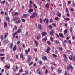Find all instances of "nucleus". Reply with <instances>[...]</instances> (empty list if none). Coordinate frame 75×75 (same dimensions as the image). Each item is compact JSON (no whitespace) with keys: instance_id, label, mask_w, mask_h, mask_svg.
Returning a JSON list of instances; mask_svg holds the SVG:
<instances>
[{"instance_id":"nucleus-46","label":"nucleus","mask_w":75,"mask_h":75,"mask_svg":"<svg viewBox=\"0 0 75 75\" xmlns=\"http://www.w3.org/2000/svg\"><path fill=\"white\" fill-rule=\"evenodd\" d=\"M7 36V33L5 34V36H4V38H6Z\"/></svg>"},{"instance_id":"nucleus-55","label":"nucleus","mask_w":75,"mask_h":75,"mask_svg":"<svg viewBox=\"0 0 75 75\" xmlns=\"http://www.w3.org/2000/svg\"><path fill=\"white\" fill-rule=\"evenodd\" d=\"M4 54H0V57H1L2 56H4Z\"/></svg>"},{"instance_id":"nucleus-21","label":"nucleus","mask_w":75,"mask_h":75,"mask_svg":"<svg viewBox=\"0 0 75 75\" xmlns=\"http://www.w3.org/2000/svg\"><path fill=\"white\" fill-rule=\"evenodd\" d=\"M17 31V32L18 33H21V29H19Z\"/></svg>"},{"instance_id":"nucleus-3","label":"nucleus","mask_w":75,"mask_h":75,"mask_svg":"<svg viewBox=\"0 0 75 75\" xmlns=\"http://www.w3.org/2000/svg\"><path fill=\"white\" fill-rule=\"evenodd\" d=\"M30 49L29 48L28 49V50H25V54H27V55H28V52H30Z\"/></svg>"},{"instance_id":"nucleus-62","label":"nucleus","mask_w":75,"mask_h":75,"mask_svg":"<svg viewBox=\"0 0 75 75\" xmlns=\"http://www.w3.org/2000/svg\"><path fill=\"white\" fill-rule=\"evenodd\" d=\"M39 71H40V69L38 68L37 70V71H36L37 72H39Z\"/></svg>"},{"instance_id":"nucleus-56","label":"nucleus","mask_w":75,"mask_h":75,"mask_svg":"<svg viewBox=\"0 0 75 75\" xmlns=\"http://www.w3.org/2000/svg\"><path fill=\"white\" fill-rule=\"evenodd\" d=\"M4 14L5 16H8V14H7V12H5Z\"/></svg>"},{"instance_id":"nucleus-63","label":"nucleus","mask_w":75,"mask_h":75,"mask_svg":"<svg viewBox=\"0 0 75 75\" xmlns=\"http://www.w3.org/2000/svg\"><path fill=\"white\" fill-rule=\"evenodd\" d=\"M0 51H2V52H4V49H2L0 50Z\"/></svg>"},{"instance_id":"nucleus-25","label":"nucleus","mask_w":75,"mask_h":75,"mask_svg":"<svg viewBox=\"0 0 75 75\" xmlns=\"http://www.w3.org/2000/svg\"><path fill=\"white\" fill-rule=\"evenodd\" d=\"M59 35L60 36V37H62V38H63V37H64V35H63V34L59 33Z\"/></svg>"},{"instance_id":"nucleus-13","label":"nucleus","mask_w":75,"mask_h":75,"mask_svg":"<svg viewBox=\"0 0 75 75\" xmlns=\"http://www.w3.org/2000/svg\"><path fill=\"white\" fill-rule=\"evenodd\" d=\"M18 33L16 31L13 34L14 38H15V35H17V34H18Z\"/></svg>"},{"instance_id":"nucleus-10","label":"nucleus","mask_w":75,"mask_h":75,"mask_svg":"<svg viewBox=\"0 0 75 75\" xmlns=\"http://www.w3.org/2000/svg\"><path fill=\"white\" fill-rule=\"evenodd\" d=\"M33 11V9H30L28 11V13H31Z\"/></svg>"},{"instance_id":"nucleus-2","label":"nucleus","mask_w":75,"mask_h":75,"mask_svg":"<svg viewBox=\"0 0 75 75\" xmlns=\"http://www.w3.org/2000/svg\"><path fill=\"white\" fill-rule=\"evenodd\" d=\"M37 13L36 12H34L33 14L30 17V18H34L37 16Z\"/></svg>"},{"instance_id":"nucleus-61","label":"nucleus","mask_w":75,"mask_h":75,"mask_svg":"<svg viewBox=\"0 0 75 75\" xmlns=\"http://www.w3.org/2000/svg\"><path fill=\"white\" fill-rule=\"evenodd\" d=\"M39 62L40 64H41L42 63V61H40Z\"/></svg>"},{"instance_id":"nucleus-14","label":"nucleus","mask_w":75,"mask_h":75,"mask_svg":"<svg viewBox=\"0 0 75 75\" xmlns=\"http://www.w3.org/2000/svg\"><path fill=\"white\" fill-rule=\"evenodd\" d=\"M6 20L7 21H8V22H9L10 21V18H9V17L7 16L6 18Z\"/></svg>"},{"instance_id":"nucleus-64","label":"nucleus","mask_w":75,"mask_h":75,"mask_svg":"<svg viewBox=\"0 0 75 75\" xmlns=\"http://www.w3.org/2000/svg\"><path fill=\"white\" fill-rule=\"evenodd\" d=\"M73 58H74V61H75V56H73Z\"/></svg>"},{"instance_id":"nucleus-41","label":"nucleus","mask_w":75,"mask_h":75,"mask_svg":"<svg viewBox=\"0 0 75 75\" xmlns=\"http://www.w3.org/2000/svg\"><path fill=\"white\" fill-rule=\"evenodd\" d=\"M69 66H68L67 67V70H69V69H70V68H69Z\"/></svg>"},{"instance_id":"nucleus-48","label":"nucleus","mask_w":75,"mask_h":75,"mask_svg":"<svg viewBox=\"0 0 75 75\" xmlns=\"http://www.w3.org/2000/svg\"><path fill=\"white\" fill-rule=\"evenodd\" d=\"M25 72L26 75H28V72H27V71H25Z\"/></svg>"},{"instance_id":"nucleus-17","label":"nucleus","mask_w":75,"mask_h":75,"mask_svg":"<svg viewBox=\"0 0 75 75\" xmlns=\"http://www.w3.org/2000/svg\"><path fill=\"white\" fill-rule=\"evenodd\" d=\"M54 42L55 44H60V42H59L57 40H55Z\"/></svg>"},{"instance_id":"nucleus-28","label":"nucleus","mask_w":75,"mask_h":75,"mask_svg":"<svg viewBox=\"0 0 75 75\" xmlns=\"http://www.w3.org/2000/svg\"><path fill=\"white\" fill-rule=\"evenodd\" d=\"M55 20H57L58 21V20H59V18L57 17H56L55 18Z\"/></svg>"},{"instance_id":"nucleus-12","label":"nucleus","mask_w":75,"mask_h":75,"mask_svg":"<svg viewBox=\"0 0 75 75\" xmlns=\"http://www.w3.org/2000/svg\"><path fill=\"white\" fill-rule=\"evenodd\" d=\"M5 68H6L8 69H10V66H8L7 65H6L4 66Z\"/></svg>"},{"instance_id":"nucleus-33","label":"nucleus","mask_w":75,"mask_h":75,"mask_svg":"<svg viewBox=\"0 0 75 75\" xmlns=\"http://www.w3.org/2000/svg\"><path fill=\"white\" fill-rule=\"evenodd\" d=\"M20 57L21 58H23V55L22 54H21L20 56Z\"/></svg>"},{"instance_id":"nucleus-5","label":"nucleus","mask_w":75,"mask_h":75,"mask_svg":"<svg viewBox=\"0 0 75 75\" xmlns=\"http://www.w3.org/2000/svg\"><path fill=\"white\" fill-rule=\"evenodd\" d=\"M42 59H43L44 61H45V60H47V58L45 56H44L43 57H42Z\"/></svg>"},{"instance_id":"nucleus-19","label":"nucleus","mask_w":75,"mask_h":75,"mask_svg":"<svg viewBox=\"0 0 75 75\" xmlns=\"http://www.w3.org/2000/svg\"><path fill=\"white\" fill-rule=\"evenodd\" d=\"M70 57H69V59H70V60H73V59L72 58V57H73V56L72 55H71Z\"/></svg>"},{"instance_id":"nucleus-49","label":"nucleus","mask_w":75,"mask_h":75,"mask_svg":"<svg viewBox=\"0 0 75 75\" xmlns=\"http://www.w3.org/2000/svg\"><path fill=\"white\" fill-rule=\"evenodd\" d=\"M71 4V1H68V5H69V4Z\"/></svg>"},{"instance_id":"nucleus-1","label":"nucleus","mask_w":75,"mask_h":75,"mask_svg":"<svg viewBox=\"0 0 75 75\" xmlns=\"http://www.w3.org/2000/svg\"><path fill=\"white\" fill-rule=\"evenodd\" d=\"M16 20L17 21L16 22V24H18V23H20L21 22V20L18 17L13 18V21H16Z\"/></svg>"},{"instance_id":"nucleus-7","label":"nucleus","mask_w":75,"mask_h":75,"mask_svg":"<svg viewBox=\"0 0 75 75\" xmlns=\"http://www.w3.org/2000/svg\"><path fill=\"white\" fill-rule=\"evenodd\" d=\"M7 27V23L5 21L4 22V28H6Z\"/></svg>"},{"instance_id":"nucleus-15","label":"nucleus","mask_w":75,"mask_h":75,"mask_svg":"<svg viewBox=\"0 0 75 75\" xmlns=\"http://www.w3.org/2000/svg\"><path fill=\"white\" fill-rule=\"evenodd\" d=\"M64 57H65V58H64V59H65V62H67V60H66L67 59V55L65 54H64Z\"/></svg>"},{"instance_id":"nucleus-23","label":"nucleus","mask_w":75,"mask_h":75,"mask_svg":"<svg viewBox=\"0 0 75 75\" xmlns=\"http://www.w3.org/2000/svg\"><path fill=\"white\" fill-rule=\"evenodd\" d=\"M47 40V38L46 37H45L44 39H42L44 41H46Z\"/></svg>"},{"instance_id":"nucleus-38","label":"nucleus","mask_w":75,"mask_h":75,"mask_svg":"<svg viewBox=\"0 0 75 75\" xmlns=\"http://www.w3.org/2000/svg\"><path fill=\"white\" fill-rule=\"evenodd\" d=\"M70 32H72L73 30H72V28H70Z\"/></svg>"},{"instance_id":"nucleus-57","label":"nucleus","mask_w":75,"mask_h":75,"mask_svg":"<svg viewBox=\"0 0 75 75\" xmlns=\"http://www.w3.org/2000/svg\"><path fill=\"white\" fill-rule=\"evenodd\" d=\"M66 15L67 16V17H69V14L68 13H67L66 14Z\"/></svg>"},{"instance_id":"nucleus-8","label":"nucleus","mask_w":75,"mask_h":75,"mask_svg":"<svg viewBox=\"0 0 75 75\" xmlns=\"http://www.w3.org/2000/svg\"><path fill=\"white\" fill-rule=\"evenodd\" d=\"M57 15H58L59 17H61V13L59 12L57 13Z\"/></svg>"},{"instance_id":"nucleus-4","label":"nucleus","mask_w":75,"mask_h":75,"mask_svg":"<svg viewBox=\"0 0 75 75\" xmlns=\"http://www.w3.org/2000/svg\"><path fill=\"white\" fill-rule=\"evenodd\" d=\"M31 57L30 56H28V63L31 61Z\"/></svg>"},{"instance_id":"nucleus-29","label":"nucleus","mask_w":75,"mask_h":75,"mask_svg":"<svg viewBox=\"0 0 75 75\" xmlns=\"http://www.w3.org/2000/svg\"><path fill=\"white\" fill-rule=\"evenodd\" d=\"M69 68H70L71 70L72 69H73V67H72V66L71 65H69Z\"/></svg>"},{"instance_id":"nucleus-54","label":"nucleus","mask_w":75,"mask_h":75,"mask_svg":"<svg viewBox=\"0 0 75 75\" xmlns=\"http://www.w3.org/2000/svg\"><path fill=\"white\" fill-rule=\"evenodd\" d=\"M49 28H50L51 29V28H52V25H50L49 26Z\"/></svg>"},{"instance_id":"nucleus-47","label":"nucleus","mask_w":75,"mask_h":75,"mask_svg":"<svg viewBox=\"0 0 75 75\" xmlns=\"http://www.w3.org/2000/svg\"><path fill=\"white\" fill-rule=\"evenodd\" d=\"M50 23H52V22H53V20L51 19H50Z\"/></svg>"},{"instance_id":"nucleus-37","label":"nucleus","mask_w":75,"mask_h":75,"mask_svg":"<svg viewBox=\"0 0 75 75\" xmlns=\"http://www.w3.org/2000/svg\"><path fill=\"white\" fill-rule=\"evenodd\" d=\"M52 56H53V57H54V58L57 57V55L54 54H53Z\"/></svg>"},{"instance_id":"nucleus-59","label":"nucleus","mask_w":75,"mask_h":75,"mask_svg":"<svg viewBox=\"0 0 75 75\" xmlns=\"http://www.w3.org/2000/svg\"><path fill=\"white\" fill-rule=\"evenodd\" d=\"M48 23V19H46V23Z\"/></svg>"},{"instance_id":"nucleus-42","label":"nucleus","mask_w":75,"mask_h":75,"mask_svg":"<svg viewBox=\"0 0 75 75\" xmlns=\"http://www.w3.org/2000/svg\"><path fill=\"white\" fill-rule=\"evenodd\" d=\"M5 1H2L1 2V4H3V3H5Z\"/></svg>"},{"instance_id":"nucleus-16","label":"nucleus","mask_w":75,"mask_h":75,"mask_svg":"<svg viewBox=\"0 0 75 75\" xmlns=\"http://www.w3.org/2000/svg\"><path fill=\"white\" fill-rule=\"evenodd\" d=\"M53 33H54V31L53 30L50 32V34L51 35H52V34H53Z\"/></svg>"},{"instance_id":"nucleus-24","label":"nucleus","mask_w":75,"mask_h":75,"mask_svg":"<svg viewBox=\"0 0 75 75\" xmlns=\"http://www.w3.org/2000/svg\"><path fill=\"white\" fill-rule=\"evenodd\" d=\"M64 20L66 21H69V20H70V19L69 18H64Z\"/></svg>"},{"instance_id":"nucleus-53","label":"nucleus","mask_w":75,"mask_h":75,"mask_svg":"<svg viewBox=\"0 0 75 75\" xmlns=\"http://www.w3.org/2000/svg\"><path fill=\"white\" fill-rule=\"evenodd\" d=\"M48 70H46L45 71V73L46 74H47V73H48Z\"/></svg>"},{"instance_id":"nucleus-30","label":"nucleus","mask_w":75,"mask_h":75,"mask_svg":"<svg viewBox=\"0 0 75 75\" xmlns=\"http://www.w3.org/2000/svg\"><path fill=\"white\" fill-rule=\"evenodd\" d=\"M34 42L35 43L36 45H38V42H37L36 40H35L34 41Z\"/></svg>"},{"instance_id":"nucleus-26","label":"nucleus","mask_w":75,"mask_h":75,"mask_svg":"<svg viewBox=\"0 0 75 75\" xmlns=\"http://www.w3.org/2000/svg\"><path fill=\"white\" fill-rule=\"evenodd\" d=\"M5 58V57H2L1 58V61H3L4 59Z\"/></svg>"},{"instance_id":"nucleus-40","label":"nucleus","mask_w":75,"mask_h":75,"mask_svg":"<svg viewBox=\"0 0 75 75\" xmlns=\"http://www.w3.org/2000/svg\"><path fill=\"white\" fill-rule=\"evenodd\" d=\"M50 40L52 41V42L53 41V37H50Z\"/></svg>"},{"instance_id":"nucleus-39","label":"nucleus","mask_w":75,"mask_h":75,"mask_svg":"<svg viewBox=\"0 0 75 75\" xmlns=\"http://www.w3.org/2000/svg\"><path fill=\"white\" fill-rule=\"evenodd\" d=\"M52 25L53 27H56V24L55 23H52Z\"/></svg>"},{"instance_id":"nucleus-32","label":"nucleus","mask_w":75,"mask_h":75,"mask_svg":"<svg viewBox=\"0 0 75 75\" xmlns=\"http://www.w3.org/2000/svg\"><path fill=\"white\" fill-rule=\"evenodd\" d=\"M23 70L22 69H21L19 70V72H20L21 73V72H23Z\"/></svg>"},{"instance_id":"nucleus-34","label":"nucleus","mask_w":75,"mask_h":75,"mask_svg":"<svg viewBox=\"0 0 75 75\" xmlns=\"http://www.w3.org/2000/svg\"><path fill=\"white\" fill-rule=\"evenodd\" d=\"M18 13L16 12L14 14V16H16V15H18Z\"/></svg>"},{"instance_id":"nucleus-45","label":"nucleus","mask_w":75,"mask_h":75,"mask_svg":"<svg viewBox=\"0 0 75 75\" xmlns=\"http://www.w3.org/2000/svg\"><path fill=\"white\" fill-rule=\"evenodd\" d=\"M34 51L35 52H37V48L34 49Z\"/></svg>"},{"instance_id":"nucleus-51","label":"nucleus","mask_w":75,"mask_h":75,"mask_svg":"<svg viewBox=\"0 0 75 75\" xmlns=\"http://www.w3.org/2000/svg\"><path fill=\"white\" fill-rule=\"evenodd\" d=\"M14 28L15 29V30L16 31V30H17V27L16 26H15Z\"/></svg>"},{"instance_id":"nucleus-18","label":"nucleus","mask_w":75,"mask_h":75,"mask_svg":"<svg viewBox=\"0 0 75 75\" xmlns=\"http://www.w3.org/2000/svg\"><path fill=\"white\" fill-rule=\"evenodd\" d=\"M0 37L1 38V40H3L4 39L3 36L2 35H1V36H0Z\"/></svg>"},{"instance_id":"nucleus-52","label":"nucleus","mask_w":75,"mask_h":75,"mask_svg":"<svg viewBox=\"0 0 75 75\" xmlns=\"http://www.w3.org/2000/svg\"><path fill=\"white\" fill-rule=\"evenodd\" d=\"M33 6H34V7L36 8H37V6H36V5H35V4H33Z\"/></svg>"},{"instance_id":"nucleus-9","label":"nucleus","mask_w":75,"mask_h":75,"mask_svg":"<svg viewBox=\"0 0 75 75\" xmlns=\"http://www.w3.org/2000/svg\"><path fill=\"white\" fill-rule=\"evenodd\" d=\"M50 47H48L46 50V52H47V53H49V51H50Z\"/></svg>"},{"instance_id":"nucleus-20","label":"nucleus","mask_w":75,"mask_h":75,"mask_svg":"<svg viewBox=\"0 0 75 75\" xmlns=\"http://www.w3.org/2000/svg\"><path fill=\"white\" fill-rule=\"evenodd\" d=\"M67 31H68V29H66L64 31V35H65L67 34Z\"/></svg>"},{"instance_id":"nucleus-58","label":"nucleus","mask_w":75,"mask_h":75,"mask_svg":"<svg viewBox=\"0 0 75 75\" xmlns=\"http://www.w3.org/2000/svg\"><path fill=\"white\" fill-rule=\"evenodd\" d=\"M40 23H42V19H41L40 18Z\"/></svg>"},{"instance_id":"nucleus-35","label":"nucleus","mask_w":75,"mask_h":75,"mask_svg":"<svg viewBox=\"0 0 75 75\" xmlns=\"http://www.w3.org/2000/svg\"><path fill=\"white\" fill-rule=\"evenodd\" d=\"M66 13H69V11H68V8H66Z\"/></svg>"},{"instance_id":"nucleus-44","label":"nucleus","mask_w":75,"mask_h":75,"mask_svg":"<svg viewBox=\"0 0 75 75\" xmlns=\"http://www.w3.org/2000/svg\"><path fill=\"white\" fill-rule=\"evenodd\" d=\"M47 42L48 44V45H50L51 44V43H50V41H47Z\"/></svg>"},{"instance_id":"nucleus-22","label":"nucleus","mask_w":75,"mask_h":75,"mask_svg":"<svg viewBox=\"0 0 75 75\" xmlns=\"http://www.w3.org/2000/svg\"><path fill=\"white\" fill-rule=\"evenodd\" d=\"M38 27L40 30H41L42 29V27H41V25L40 24H39L38 25Z\"/></svg>"},{"instance_id":"nucleus-60","label":"nucleus","mask_w":75,"mask_h":75,"mask_svg":"<svg viewBox=\"0 0 75 75\" xmlns=\"http://www.w3.org/2000/svg\"><path fill=\"white\" fill-rule=\"evenodd\" d=\"M17 44H18V45H19V44H20V41H18L17 42Z\"/></svg>"},{"instance_id":"nucleus-31","label":"nucleus","mask_w":75,"mask_h":75,"mask_svg":"<svg viewBox=\"0 0 75 75\" xmlns=\"http://www.w3.org/2000/svg\"><path fill=\"white\" fill-rule=\"evenodd\" d=\"M13 43H11L10 44V48H12V46H13Z\"/></svg>"},{"instance_id":"nucleus-43","label":"nucleus","mask_w":75,"mask_h":75,"mask_svg":"<svg viewBox=\"0 0 75 75\" xmlns=\"http://www.w3.org/2000/svg\"><path fill=\"white\" fill-rule=\"evenodd\" d=\"M21 20L23 22H25V20L24 19H22Z\"/></svg>"},{"instance_id":"nucleus-6","label":"nucleus","mask_w":75,"mask_h":75,"mask_svg":"<svg viewBox=\"0 0 75 75\" xmlns=\"http://www.w3.org/2000/svg\"><path fill=\"white\" fill-rule=\"evenodd\" d=\"M47 35V32H42V37H44L45 35Z\"/></svg>"},{"instance_id":"nucleus-27","label":"nucleus","mask_w":75,"mask_h":75,"mask_svg":"<svg viewBox=\"0 0 75 75\" xmlns=\"http://www.w3.org/2000/svg\"><path fill=\"white\" fill-rule=\"evenodd\" d=\"M16 47H16V45L14 46L13 49V51H16Z\"/></svg>"},{"instance_id":"nucleus-11","label":"nucleus","mask_w":75,"mask_h":75,"mask_svg":"<svg viewBox=\"0 0 75 75\" xmlns=\"http://www.w3.org/2000/svg\"><path fill=\"white\" fill-rule=\"evenodd\" d=\"M45 7L47 8H48L50 7V5H49V4H48L47 3L46 4Z\"/></svg>"},{"instance_id":"nucleus-36","label":"nucleus","mask_w":75,"mask_h":75,"mask_svg":"<svg viewBox=\"0 0 75 75\" xmlns=\"http://www.w3.org/2000/svg\"><path fill=\"white\" fill-rule=\"evenodd\" d=\"M23 16L24 17H27V14H24L23 15Z\"/></svg>"},{"instance_id":"nucleus-50","label":"nucleus","mask_w":75,"mask_h":75,"mask_svg":"<svg viewBox=\"0 0 75 75\" xmlns=\"http://www.w3.org/2000/svg\"><path fill=\"white\" fill-rule=\"evenodd\" d=\"M68 42L69 43V44H71V41L70 40H68Z\"/></svg>"}]
</instances>
